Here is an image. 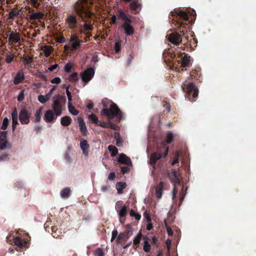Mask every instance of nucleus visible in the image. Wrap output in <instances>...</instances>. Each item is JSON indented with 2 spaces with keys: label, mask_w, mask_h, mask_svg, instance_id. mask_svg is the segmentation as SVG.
Segmentation results:
<instances>
[{
  "label": "nucleus",
  "mask_w": 256,
  "mask_h": 256,
  "mask_svg": "<svg viewBox=\"0 0 256 256\" xmlns=\"http://www.w3.org/2000/svg\"><path fill=\"white\" fill-rule=\"evenodd\" d=\"M70 189L68 188H66L60 192V196L62 198H68L70 196Z\"/></svg>",
  "instance_id": "c756f323"
},
{
  "label": "nucleus",
  "mask_w": 256,
  "mask_h": 256,
  "mask_svg": "<svg viewBox=\"0 0 256 256\" xmlns=\"http://www.w3.org/2000/svg\"><path fill=\"white\" fill-rule=\"evenodd\" d=\"M132 22H124L121 28H122L127 35H132L134 32V28L131 25Z\"/></svg>",
  "instance_id": "9d476101"
},
{
  "label": "nucleus",
  "mask_w": 256,
  "mask_h": 256,
  "mask_svg": "<svg viewBox=\"0 0 256 256\" xmlns=\"http://www.w3.org/2000/svg\"><path fill=\"white\" fill-rule=\"evenodd\" d=\"M24 16V10L22 8H20L17 10L15 8L12 9L8 14V18L12 20L16 18H20L22 19Z\"/></svg>",
  "instance_id": "423d86ee"
},
{
  "label": "nucleus",
  "mask_w": 256,
  "mask_h": 256,
  "mask_svg": "<svg viewBox=\"0 0 256 256\" xmlns=\"http://www.w3.org/2000/svg\"><path fill=\"white\" fill-rule=\"evenodd\" d=\"M174 136L172 132L168 133L166 136V142L167 144H170L173 140Z\"/></svg>",
  "instance_id": "c03bdc74"
},
{
  "label": "nucleus",
  "mask_w": 256,
  "mask_h": 256,
  "mask_svg": "<svg viewBox=\"0 0 256 256\" xmlns=\"http://www.w3.org/2000/svg\"><path fill=\"white\" fill-rule=\"evenodd\" d=\"M114 138L116 140V144L118 146H120L122 145V140L120 138V134L116 132L114 134Z\"/></svg>",
  "instance_id": "c9c22d12"
},
{
  "label": "nucleus",
  "mask_w": 256,
  "mask_h": 256,
  "mask_svg": "<svg viewBox=\"0 0 256 256\" xmlns=\"http://www.w3.org/2000/svg\"><path fill=\"white\" fill-rule=\"evenodd\" d=\"M36 74L38 77L40 78L43 80H44L45 81L47 80V78H46V76L44 75V74H43L42 72H37Z\"/></svg>",
  "instance_id": "864d4df0"
},
{
  "label": "nucleus",
  "mask_w": 256,
  "mask_h": 256,
  "mask_svg": "<svg viewBox=\"0 0 256 256\" xmlns=\"http://www.w3.org/2000/svg\"><path fill=\"white\" fill-rule=\"evenodd\" d=\"M24 78V72L22 71H20L17 74L16 76L14 78V83L15 84H18L20 83Z\"/></svg>",
  "instance_id": "5701e85b"
},
{
  "label": "nucleus",
  "mask_w": 256,
  "mask_h": 256,
  "mask_svg": "<svg viewBox=\"0 0 256 256\" xmlns=\"http://www.w3.org/2000/svg\"><path fill=\"white\" fill-rule=\"evenodd\" d=\"M80 148L82 151L83 154L85 156H88V154L89 145L86 140H82L80 142Z\"/></svg>",
  "instance_id": "f3484780"
},
{
  "label": "nucleus",
  "mask_w": 256,
  "mask_h": 256,
  "mask_svg": "<svg viewBox=\"0 0 256 256\" xmlns=\"http://www.w3.org/2000/svg\"><path fill=\"white\" fill-rule=\"evenodd\" d=\"M169 177L171 180L172 182L174 184H180V180L178 176L177 175L176 170H173L172 172L169 174Z\"/></svg>",
  "instance_id": "a211bd4d"
},
{
  "label": "nucleus",
  "mask_w": 256,
  "mask_h": 256,
  "mask_svg": "<svg viewBox=\"0 0 256 256\" xmlns=\"http://www.w3.org/2000/svg\"><path fill=\"white\" fill-rule=\"evenodd\" d=\"M42 50L46 57H48L51 54V50L48 46H44L42 48Z\"/></svg>",
  "instance_id": "de8ad7c7"
},
{
  "label": "nucleus",
  "mask_w": 256,
  "mask_h": 256,
  "mask_svg": "<svg viewBox=\"0 0 256 256\" xmlns=\"http://www.w3.org/2000/svg\"><path fill=\"white\" fill-rule=\"evenodd\" d=\"M180 156V152H178L176 154V158L172 162V164L174 165L178 162V157Z\"/></svg>",
  "instance_id": "0e129e2a"
},
{
  "label": "nucleus",
  "mask_w": 256,
  "mask_h": 256,
  "mask_svg": "<svg viewBox=\"0 0 256 256\" xmlns=\"http://www.w3.org/2000/svg\"><path fill=\"white\" fill-rule=\"evenodd\" d=\"M144 245L143 246V250L145 252H149L150 251L151 246H150V243L148 242V238L146 237L144 238Z\"/></svg>",
  "instance_id": "7c9ffc66"
},
{
  "label": "nucleus",
  "mask_w": 256,
  "mask_h": 256,
  "mask_svg": "<svg viewBox=\"0 0 256 256\" xmlns=\"http://www.w3.org/2000/svg\"><path fill=\"white\" fill-rule=\"evenodd\" d=\"M178 189L176 188V184H174V188L172 191V200H174L176 198V194L178 193Z\"/></svg>",
  "instance_id": "8fccbe9b"
},
{
  "label": "nucleus",
  "mask_w": 256,
  "mask_h": 256,
  "mask_svg": "<svg viewBox=\"0 0 256 256\" xmlns=\"http://www.w3.org/2000/svg\"><path fill=\"white\" fill-rule=\"evenodd\" d=\"M66 94L68 96V103H71V101L72 100V96L70 92H69V90H68V87L66 88Z\"/></svg>",
  "instance_id": "13d9d810"
},
{
  "label": "nucleus",
  "mask_w": 256,
  "mask_h": 256,
  "mask_svg": "<svg viewBox=\"0 0 256 256\" xmlns=\"http://www.w3.org/2000/svg\"><path fill=\"white\" fill-rule=\"evenodd\" d=\"M78 122L80 128V130L82 134L85 136L87 134V128L84 120L81 118H78Z\"/></svg>",
  "instance_id": "aec40b11"
},
{
  "label": "nucleus",
  "mask_w": 256,
  "mask_h": 256,
  "mask_svg": "<svg viewBox=\"0 0 256 256\" xmlns=\"http://www.w3.org/2000/svg\"><path fill=\"white\" fill-rule=\"evenodd\" d=\"M117 161L120 164H123L128 166H132V162L129 157L124 154H121L119 155Z\"/></svg>",
  "instance_id": "9b49d317"
},
{
  "label": "nucleus",
  "mask_w": 256,
  "mask_h": 256,
  "mask_svg": "<svg viewBox=\"0 0 256 256\" xmlns=\"http://www.w3.org/2000/svg\"><path fill=\"white\" fill-rule=\"evenodd\" d=\"M66 23L70 28H75L78 23L76 16L73 14L68 15L66 20Z\"/></svg>",
  "instance_id": "0eeeda50"
},
{
  "label": "nucleus",
  "mask_w": 256,
  "mask_h": 256,
  "mask_svg": "<svg viewBox=\"0 0 256 256\" xmlns=\"http://www.w3.org/2000/svg\"><path fill=\"white\" fill-rule=\"evenodd\" d=\"M166 245L168 252H169L170 248L171 240L170 239H167L166 240Z\"/></svg>",
  "instance_id": "e2e57ef3"
},
{
  "label": "nucleus",
  "mask_w": 256,
  "mask_h": 256,
  "mask_svg": "<svg viewBox=\"0 0 256 256\" xmlns=\"http://www.w3.org/2000/svg\"><path fill=\"white\" fill-rule=\"evenodd\" d=\"M116 210L120 218L124 216L127 214L126 207L125 206H122V204L121 202H117Z\"/></svg>",
  "instance_id": "ddd939ff"
},
{
  "label": "nucleus",
  "mask_w": 256,
  "mask_h": 256,
  "mask_svg": "<svg viewBox=\"0 0 256 256\" xmlns=\"http://www.w3.org/2000/svg\"><path fill=\"white\" fill-rule=\"evenodd\" d=\"M23 61L26 64H30L32 62L33 60L32 57L25 56L23 58Z\"/></svg>",
  "instance_id": "49530a36"
},
{
  "label": "nucleus",
  "mask_w": 256,
  "mask_h": 256,
  "mask_svg": "<svg viewBox=\"0 0 256 256\" xmlns=\"http://www.w3.org/2000/svg\"><path fill=\"white\" fill-rule=\"evenodd\" d=\"M88 118L92 122H94L96 124H98V118L94 114H91L88 115Z\"/></svg>",
  "instance_id": "37998d69"
},
{
  "label": "nucleus",
  "mask_w": 256,
  "mask_h": 256,
  "mask_svg": "<svg viewBox=\"0 0 256 256\" xmlns=\"http://www.w3.org/2000/svg\"><path fill=\"white\" fill-rule=\"evenodd\" d=\"M94 74V71L93 68H89L80 73V78L82 82L85 84L90 82Z\"/></svg>",
  "instance_id": "39448f33"
},
{
  "label": "nucleus",
  "mask_w": 256,
  "mask_h": 256,
  "mask_svg": "<svg viewBox=\"0 0 256 256\" xmlns=\"http://www.w3.org/2000/svg\"><path fill=\"white\" fill-rule=\"evenodd\" d=\"M24 99V92L22 90L19 94L18 96V100L19 102L22 101Z\"/></svg>",
  "instance_id": "4d7b16f0"
},
{
  "label": "nucleus",
  "mask_w": 256,
  "mask_h": 256,
  "mask_svg": "<svg viewBox=\"0 0 256 256\" xmlns=\"http://www.w3.org/2000/svg\"><path fill=\"white\" fill-rule=\"evenodd\" d=\"M44 14L40 12H36L32 14L30 18L32 20H36L41 19L43 18Z\"/></svg>",
  "instance_id": "c85d7f7f"
},
{
  "label": "nucleus",
  "mask_w": 256,
  "mask_h": 256,
  "mask_svg": "<svg viewBox=\"0 0 256 256\" xmlns=\"http://www.w3.org/2000/svg\"><path fill=\"white\" fill-rule=\"evenodd\" d=\"M162 154L160 152H154L150 156V164L153 166V168L154 169H155L156 162V161L159 160L162 158Z\"/></svg>",
  "instance_id": "2eb2a0df"
},
{
  "label": "nucleus",
  "mask_w": 256,
  "mask_h": 256,
  "mask_svg": "<svg viewBox=\"0 0 256 256\" xmlns=\"http://www.w3.org/2000/svg\"><path fill=\"white\" fill-rule=\"evenodd\" d=\"M68 108L69 112L74 116H76L78 114V112L74 108V106H72L71 103L68 104Z\"/></svg>",
  "instance_id": "f704fd0d"
},
{
  "label": "nucleus",
  "mask_w": 256,
  "mask_h": 256,
  "mask_svg": "<svg viewBox=\"0 0 256 256\" xmlns=\"http://www.w3.org/2000/svg\"><path fill=\"white\" fill-rule=\"evenodd\" d=\"M72 68V65L69 63L67 64L64 66V70L66 72H70Z\"/></svg>",
  "instance_id": "603ef678"
},
{
  "label": "nucleus",
  "mask_w": 256,
  "mask_h": 256,
  "mask_svg": "<svg viewBox=\"0 0 256 256\" xmlns=\"http://www.w3.org/2000/svg\"><path fill=\"white\" fill-rule=\"evenodd\" d=\"M60 82H61V80L58 77L54 78L50 80V82L52 83V84H60Z\"/></svg>",
  "instance_id": "6e6d98bb"
},
{
  "label": "nucleus",
  "mask_w": 256,
  "mask_h": 256,
  "mask_svg": "<svg viewBox=\"0 0 256 256\" xmlns=\"http://www.w3.org/2000/svg\"><path fill=\"white\" fill-rule=\"evenodd\" d=\"M97 125L103 128L108 127V124L104 122H100L98 121V124H97Z\"/></svg>",
  "instance_id": "69168bd1"
},
{
  "label": "nucleus",
  "mask_w": 256,
  "mask_h": 256,
  "mask_svg": "<svg viewBox=\"0 0 256 256\" xmlns=\"http://www.w3.org/2000/svg\"><path fill=\"white\" fill-rule=\"evenodd\" d=\"M55 116L54 112H53L52 110H47L44 113V120L46 122H52L56 118Z\"/></svg>",
  "instance_id": "1a4fd4ad"
},
{
  "label": "nucleus",
  "mask_w": 256,
  "mask_h": 256,
  "mask_svg": "<svg viewBox=\"0 0 256 256\" xmlns=\"http://www.w3.org/2000/svg\"><path fill=\"white\" fill-rule=\"evenodd\" d=\"M188 92L191 94L192 92V96L194 98H196L198 96V90L192 83H190L187 86Z\"/></svg>",
  "instance_id": "dca6fc26"
},
{
  "label": "nucleus",
  "mask_w": 256,
  "mask_h": 256,
  "mask_svg": "<svg viewBox=\"0 0 256 256\" xmlns=\"http://www.w3.org/2000/svg\"><path fill=\"white\" fill-rule=\"evenodd\" d=\"M13 242L19 248H22L26 244L22 239L18 237L14 238Z\"/></svg>",
  "instance_id": "a878e982"
},
{
  "label": "nucleus",
  "mask_w": 256,
  "mask_h": 256,
  "mask_svg": "<svg viewBox=\"0 0 256 256\" xmlns=\"http://www.w3.org/2000/svg\"><path fill=\"white\" fill-rule=\"evenodd\" d=\"M108 150L111 152V156L114 157L116 156L118 152V148L114 146L110 145L108 146Z\"/></svg>",
  "instance_id": "72a5a7b5"
},
{
  "label": "nucleus",
  "mask_w": 256,
  "mask_h": 256,
  "mask_svg": "<svg viewBox=\"0 0 256 256\" xmlns=\"http://www.w3.org/2000/svg\"><path fill=\"white\" fill-rule=\"evenodd\" d=\"M52 101L53 102L52 108L56 116H60L62 114V103L65 102L66 98L60 94H58L53 97Z\"/></svg>",
  "instance_id": "f03ea898"
},
{
  "label": "nucleus",
  "mask_w": 256,
  "mask_h": 256,
  "mask_svg": "<svg viewBox=\"0 0 256 256\" xmlns=\"http://www.w3.org/2000/svg\"><path fill=\"white\" fill-rule=\"evenodd\" d=\"M50 97L48 94L44 96L40 95L38 96V100L41 104H45L50 100Z\"/></svg>",
  "instance_id": "cd10ccee"
},
{
  "label": "nucleus",
  "mask_w": 256,
  "mask_h": 256,
  "mask_svg": "<svg viewBox=\"0 0 256 256\" xmlns=\"http://www.w3.org/2000/svg\"><path fill=\"white\" fill-rule=\"evenodd\" d=\"M122 172L124 174H126L130 171V168L128 166H124L121 168Z\"/></svg>",
  "instance_id": "052dcab7"
},
{
  "label": "nucleus",
  "mask_w": 256,
  "mask_h": 256,
  "mask_svg": "<svg viewBox=\"0 0 256 256\" xmlns=\"http://www.w3.org/2000/svg\"><path fill=\"white\" fill-rule=\"evenodd\" d=\"M178 15L184 20H188L189 18L188 15L184 11H180L178 12Z\"/></svg>",
  "instance_id": "a18cd8bd"
},
{
  "label": "nucleus",
  "mask_w": 256,
  "mask_h": 256,
  "mask_svg": "<svg viewBox=\"0 0 256 256\" xmlns=\"http://www.w3.org/2000/svg\"><path fill=\"white\" fill-rule=\"evenodd\" d=\"M121 234L118 235V232L116 230H114L112 232L110 241L112 242H113L116 236H118V238L119 240L120 237L121 236Z\"/></svg>",
  "instance_id": "58836bf2"
},
{
  "label": "nucleus",
  "mask_w": 256,
  "mask_h": 256,
  "mask_svg": "<svg viewBox=\"0 0 256 256\" xmlns=\"http://www.w3.org/2000/svg\"><path fill=\"white\" fill-rule=\"evenodd\" d=\"M72 118L70 116H65L61 118V124L64 126H68L72 122Z\"/></svg>",
  "instance_id": "393cba45"
},
{
  "label": "nucleus",
  "mask_w": 256,
  "mask_h": 256,
  "mask_svg": "<svg viewBox=\"0 0 256 256\" xmlns=\"http://www.w3.org/2000/svg\"><path fill=\"white\" fill-rule=\"evenodd\" d=\"M107 128H110L114 130H116L118 127L116 124H114L110 122V123L108 124Z\"/></svg>",
  "instance_id": "bf43d9fd"
},
{
  "label": "nucleus",
  "mask_w": 256,
  "mask_h": 256,
  "mask_svg": "<svg viewBox=\"0 0 256 256\" xmlns=\"http://www.w3.org/2000/svg\"><path fill=\"white\" fill-rule=\"evenodd\" d=\"M14 57V56L12 54L7 55L6 58V62L8 64L10 63L12 61Z\"/></svg>",
  "instance_id": "3c124183"
},
{
  "label": "nucleus",
  "mask_w": 256,
  "mask_h": 256,
  "mask_svg": "<svg viewBox=\"0 0 256 256\" xmlns=\"http://www.w3.org/2000/svg\"><path fill=\"white\" fill-rule=\"evenodd\" d=\"M79 78L78 73H73L70 76V80L72 82H76L78 80Z\"/></svg>",
  "instance_id": "79ce46f5"
},
{
  "label": "nucleus",
  "mask_w": 256,
  "mask_h": 256,
  "mask_svg": "<svg viewBox=\"0 0 256 256\" xmlns=\"http://www.w3.org/2000/svg\"><path fill=\"white\" fill-rule=\"evenodd\" d=\"M117 14L118 18L124 20V22H130V20L128 18L126 14L122 10H118Z\"/></svg>",
  "instance_id": "b1692460"
},
{
  "label": "nucleus",
  "mask_w": 256,
  "mask_h": 256,
  "mask_svg": "<svg viewBox=\"0 0 256 256\" xmlns=\"http://www.w3.org/2000/svg\"><path fill=\"white\" fill-rule=\"evenodd\" d=\"M31 114L26 108H22L18 115V118L20 123L22 124H28L30 122V117Z\"/></svg>",
  "instance_id": "20e7f679"
},
{
  "label": "nucleus",
  "mask_w": 256,
  "mask_h": 256,
  "mask_svg": "<svg viewBox=\"0 0 256 256\" xmlns=\"http://www.w3.org/2000/svg\"><path fill=\"white\" fill-rule=\"evenodd\" d=\"M116 177L115 174L113 172H111L109 174L108 178L110 180H114Z\"/></svg>",
  "instance_id": "680f3d73"
},
{
  "label": "nucleus",
  "mask_w": 256,
  "mask_h": 256,
  "mask_svg": "<svg viewBox=\"0 0 256 256\" xmlns=\"http://www.w3.org/2000/svg\"><path fill=\"white\" fill-rule=\"evenodd\" d=\"M78 40V38L76 35H72L70 38L68 40L69 43H72Z\"/></svg>",
  "instance_id": "5fc2aeb1"
},
{
  "label": "nucleus",
  "mask_w": 256,
  "mask_h": 256,
  "mask_svg": "<svg viewBox=\"0 0 256 256\" xmlns=\"http://www.w3.org/2000/svg\"><path fill=\"white\" fill-rule=\"evenodd\" d=\"M163 188L164 183L162 182H160L156 186V194L157 198H162L163 193Z\"/></svg>",
  "instance_id": "4be33fe9"
},
{
  "label": "nucleus",
  "mask_w": 256,
  "mask_h": 256,
  "mask_svg": "<svg viewBox=\"0 0 256 256\" xmlns=\"http://www.w3.org/2000/svg\"><path fill=\"white\" fill-rule=\"evenodd\" d=\"M7 132H0V149L4 150L6 147L8 141L6 140Z\"/></svg>",
  "instance_id": "f8f14e48"
},
{
  "label": "nucleus",
  "mask_w": 256,
  "mask_h": 256,
  "mask_svg": "<svg viewBox=\"0 0 256 256\" xmlns=\"http://www.w3.org/2000/svg\"><path fill=\"white\" fill-rule=\"evenodd\" d=\"M190 60L186 56H184L181 62V66L183 68L188 66H189Z\"/></svg>",
  "instance_id": "e433bc0d"
},
{
  "label": "nucleus",
  "mask_w": 256,
  "mask_h": 256,
  "mask_svg": "<svg viewBox=\"0 0 256 256\" xmlns=\"http://www.w3.org/2000/svg\"><path fill=\"white\" fill-rule=\"evenodd\" d=\"M9 124V120L6 118L4 119L2 124L1 126V128L3 130H5L7 128Z\"/></svg>",
  "instance_id": "a19ab883"
},
{
  "label": "nucleus",
  "mask_w": 256,
  "mask_h": 256,
  "mask_svg": "<svg viewBox=\"0 0 256 256\" xmlns=\"http://www.w3.org/2000/svg\"><path fill=\"white\" fill-rule=\"evenodd\" d=\"M8 40L10 42L17 43L20 40V34L18 32H11L8 35Z\"/></svg>",
  "instance_id": "4468645a"
},
{
  "label": "nucleus",
  "mask_w": 256,
  "mask_h": 256,
  "mask_svg": "<svg viewBox=\"0 0 256 256\" xmlns=\"http://www.w3.org/2000/svg\"><path fill=\"white\" fill-rule=\"evenodd\" d=\"M130 214L132 217H134L136 220H139L141 218V216L139 214H136L133 210H131L130 212Z\"/></svg>",
  "instance_id": "ea45409f"
},
{
  "label": "nucleus",
  "mask_w": 256,
  "mask_h": 256,
  "mask_svg": "<svg viewBox=\"0 0 256 256\" xmlns=\"http://www.w3.org/2000/svg\"><path fill=\"white\" fill-rule=\"evenodd\" d=\"M126 184L125 182H119L116 184V188L118 190V192L120 194L122 192V190L126 188Z\"/></svg>",
  "instance_id": "bb28decb"
},
{
  "label": "nucleus",
  "mask_w": 256,
  "mask_h": 256,
  "mask_svg": "<svg viewBox=\"0 0 256 256\" xmlns=\"http://www.w3.org/2000/svg\"><path fill=\"white\" fill-rule=\"evenodd\" d=\"M12 130H14L16 128V124H18V112L16 108L12 114Z\"/></svg>",
  "instance_id": "412c9836"
},
{
  "label": "nucleus",
  "mask_w": 256,
  "mask_h": 256,
  "mask_svg": "<svg viewBox=\"0 0 256 256\" xmlns=\"http://www.w3.org/2000/svg\"><path fill=\"white\" fill-rule=\"evenodd\" d=\"M90 6L88 0H78L75 4V10L77 14L84 22V29L85 30H90L94 28L92 24L84 19L85 18H90L92 13L90 11Z\"/></svg>",
  "instance_id": "f257e3e1"
},
{
  "label": "nucleus",
  "mask_w": 256,
  "mask_h": 256,
  "mask_svg": "<svg viewBox=\"0 0 256 256\" xmlns=\"http://www.w3.org/2000/svg\"><path fill=\"white\" fill-rule=\"evenodd\" d=\"M95 256H104V254L102 250L100 248H98L96 250L95 253Z\"/></svg>",
  "instance_id": "09e8293b"
},
{
  "label": "nucleus",
  "mask_w": 256,
  "mask_h": 256,
  "mask_svg": "<svg viewBox=\"0 0 256 256\" xmlns=\"http://www.w3.org/2000/svg\"><path fill=\"white\" fill-rule=\"evenodd\" d=\"M58 67V64H55L48 68V70L50 71H52L56 69Z\"/></svg>",
  "instance_id": "774afa93"
},
{
  "label": "nucleus",
  "mask_w": 256,
  "mask_h": 256,
  "mask_svg": "<svg viewBox=\"0 0 256 256\" xmlns=\"http://www.w3.org/2000/svg\"><path fill=\"white\" fill-rule=\"evenodd\" d=\"M142 237V232H140L138 234V235L134 238V244H138L140 243Z\"/></svg>",
  "instance_id": "4c0bfd02"
},
{
  "label": "nucleus",
  "mask_w": 256,
  "mask_h": 256,
  "mask_svg": "<svg viewBox=\"0 0 256 256\" xmlns=\"http://www.w3.org/2000/svg\"><path fill=\"white\" fill-rule=\"evenodd\" d=\"M42 109H43V108L41 107L39 109H38L36 110L35 114H34L36 122H40V120H41Z\"/></svg>",
  "instance_id": "473e14b6"
},
{
  "label": "nucleus",
  "mask_w": 256,
  "mask_h": 256,
  "mask_svg": "<svg viewBox=\"0 0 256 256\" xmlns=\"http://www.w3.org/2000/svg\"><path fill=\"white\" fill-rule=\"evenodd\" d=\"M102 114L106 116L110 119H112L114 117L120 118L122 117L120 110L114 104H112L109 109H103L102 111Z\"/></svg>",
  "instance_id": "7ed1b4c3"
},
{
  "label": "nucleus",
  "mask_w": 256,
  "mask_h": 256,
  "mask_svg": "<svg viewBox=\"0 0 256 256\" xmlns=\"http://www.w3.org/2000/svg\"><path fill=\"white\" fill-rule=\"evenodd\" d=\"M130 8L134 12L135 14L140 12L142 8V4L138 2H132L130 4Z\"/></svg>",
  "instance_id": "6ab92c4d"
},
{
  "label": "nucleus",
  "mask_w": 256,
  "mask_h": 256,
  "mask_svg": "<svg viewBox=\"0 0 256 256\" xmlns=\"http://www.w3.org/2000/svg\"><path fill=\"white\" fill-rule=\"evenodd\" d=\"M120 50V44L119 42H116L115 44V50L116 52H118Z\"/></svg>",
  "instance_id": "338daca9"
},
{
  "label": "nucleus",
  "mask_w": 256,
  "mask_h": 256,
  "mask_svg": "<svg viewBox=\"0 0 256 256\" xmlns=\"http://www.w3.org/2000/svg\"><path fill=\"white\" fill-rule=\"evenodd\" d=\"M169 41L174 44H178L182 42L180 34L176 33H172L168 35Z\"/></svg>",
  "instance_id": "6e6552de"
},
{
  "label": "nucleus",
  "mask_w": 256,
  "mask_h": 256,
  "mask_svg": "<svg viewBox=\"0 0 256 256\" xmlns=\"http://www.w3.org/2000/svg\"><path fill=\"white\" fill-rule=\"evenodd\" d=\"M82 40H78L76 41L72 42L70 50H74L78 49L80 46Z\"/></svg>",
  "instance_id": "2f4dec72"
}]
</instances>
